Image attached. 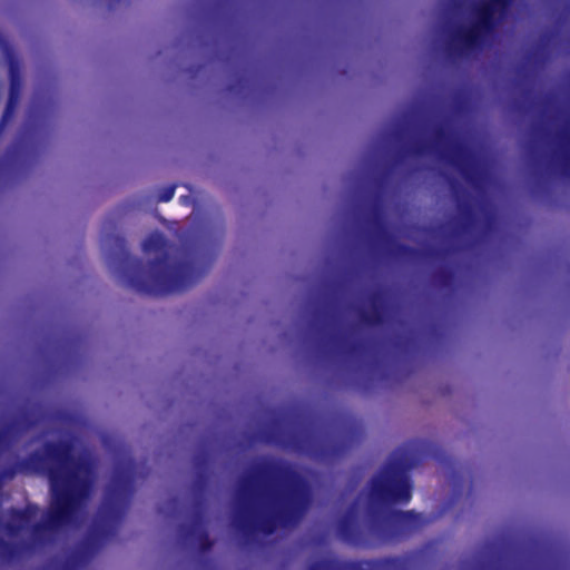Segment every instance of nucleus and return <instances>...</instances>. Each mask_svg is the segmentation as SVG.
I'll list each match as a JSON object with an SVG mask.
<instances>
[{
	"instance_id": "f257e3e1",
	"label": "nucleus",
	"mask_w": 570,
	"mask_h": 570,
	"mask_svg": "<svg viewBox=\"0 0 570 570\" xmlns=\"http://www.w3.org/2000/svg\"><path fill=\"white\" fill-rule=\"evenodd\" d=\"M415 459L404 450L395 451L367 483V507L364 518L353 502L336 522V535L347 546L375 549L402 542L428 523L422 513L413 510H389L406 505L412 499L413 482L410 471Z\"/></svg>"
},
{
	"instance_id": "f03ea898",
	"label": "nucleus",
	"mask_w": 570,
	"mask_h": 570,
	"mask_svg": "<svg viewBox=\"0 0 570 570\" xmlns=\"http://www.w3.org/2000/svg\"><path fill=\"white\" fill-rule=\"evenodd\" d=\"M23 470L46 472L50 485L51 503L43 519L30 527V540L11 543L0 538V559L12 562L22 554L43 550L52 541V532L69 523L90 497L91 480L82 476L88 464L73 455L69 440L48 441L43 453L33 452L21 463Z\"/></svg>"
},
{
	"instance_id": "7ed1b4c3",
	"label": "nucleus",
	"mask_w": 570,
	"mask_h": 570,
	"mask_svg": "<svg viewBox=\"0 0 570 570\" xmlns=\"http://www.w3.org/2000/svg\"><path fill=\"white\" fill-rule=\"evenodd\" d=\"M259 488L265 499L267 512L257 517L255 524L246 509H242L234 520L235 528L245 537L255 529L269 535L278 527L297 525L312 504V491L305 476L289 462L282 459L263 458L249 475L242 480L240 493L246 497L253 485Z\"/></svg>"
},
{
	"instance_id": "20e7f679",
	"label": "nucleus",
	"mask_w": 570,
	"mask_h": 570,
	"mask_svg": "<svg viewBox=\"0 0 570 570\" xmlns=\"http://www.w3.org/2000/svg\"><path fill=\"white\" fill-rule=\"evenodd\" d=\"M102 245L108 249L110 266L126 285L146 295L163 296L183 292L197 283L208 269L207 266L197 268L187 261L171 264L167 239L160 233H153L142 242V250L156 255L147 267L141 259L129 253L122 236L106 235Z\"/></svg>"
},
{
	"instance_id": "39448f33",
	"label": "nucleus",
	"mask_w": 570,
	"mask_h": 570,
	"mask_svg": "<svg viewBox=\"0 0 570 570\" xmlns=\"http://www.w3.org/2000/svg\"><path fill=\"white\" fill-rule=\"evenodd\" d=\"M439 540H430L405 557L343 561L335 557L324 558L309 564L307 570H411L434 563L440 552Z\"/></svg>"
},
{
	"instance_id": "423d86ee",
	"label": "nucleus",
	"mask_w": 570,
	"mask_h": 570,
	"mask_svg": "<svg viewBox=\"0 0 570 570\" xmlns=\"http://www.w3.org/2000/svg\"><path fill=\"white\" fill-rule=\"evenodd\" d=\"M261 438L266 444L292 450L317 461L328 460L338 452L337 445L330 444L326 438L314 431H288L278 422L265 426Z\"/></svg>"
},
{
	"instance_id": "0eeeda50",
	"label": "nucleus",
	"mask_w": 570,
	"mask_h": 570,
	"mask_svg": "<svg viewBox=\"0 0 570 570\" xmlns=\"http://www.w3.org/2000/svg\"><path fill=\"white\" fill-rule=\"evenodd\" d=\"M136 464L132 460L118 463L107 485L99 508L101 517L119 521L125 515L135 491Z\"/></svg>"
},
{
	"instance_id": "6e6552de",
	"label": "nucleus",
	"mask_w": 570,
	"mask_h": 570,
	"mask_svg": "<svg viewBox=\"0 0 570 570\" xmlns=\"http://www.w3.org/2000/svg\"><path fill=\"white\" fill-rule=\"evenodd\" d=\"M450 138V131L444 124H438L433 128V138L431 146L435 149L439 156L455 167L462 177L473 187H478L481 180V173L468 150L462 142H455L448 146L446 141Z\"/></svg>"
},
{
	"instance_id": "1a4fd4ad",
	"label": "nucleus",
	"mask_w": 570,
	"mask_h": 570,
	"mask_svg": "<svg viewBox=\"0 0 570 570\" xmlns=\"http://www.w3.org/2000/svg\"><path fill=\"white\" fill-rule=\"evenodd\" d=\"M6 56L8 60V69H9V97L3 111V115L0 120V130L7 126V124L12 119L16 108L19 104L21 90H22V76L20 63L18 59L14 57L13 52L10 48L6 49Z\"/></svg>"
},
{
	"instance_id": "9d476101",
	"label": "nucleus",
	"mask_w": 570,
	"mask_h": 570,
	"mask_svg": "<svg viewBox=\"0 0 570 570\" xmlns=\"http://www.w3.org/2000/svg\"><path fill=\"white\" fill-rule=\"evenodd\" d=\"M512 0H487L475 7L473 23L481 28L484 35H492L500 20L505 17Z\"/></svg>"
},
{
	"instance_id": "9b49d317",
	"label": "nucleus",
	"mask_w": 570,
	"mask_h": 570,
	"mask_svg": "<svg viewBox=\"0 0 570 570\" xmlns=\"http://www.w3.org/2000/svg\"><path fill=\"white\" fill-rule=\"evenodd\" d=\"M36 425L37 420L29 412H24L20 417L2 426L0 429V454L9 450L24 432Z\"/></svg>"
},
{
	"instance_id": "f8f14e48",
	"label": "nucleus",
	"mask_w": 570,
	"mask_h": 570,
	"mask_svg": "<svg viewBox=\"0 0 570 570\" xmlns=\"http://www.w3.org/2000/svg\"><path fill=\"white\" fill-rule=\"evenodd\" d=\"M179 534L185 542L196 543L199 551L203 553L209 552L213 548V541L205 528L204 514L202 511L195 514L191 524H181L179 527Z\"/></svg>"
},
{
	"instance_id": "ddd939ff",
	"label": "nucleus",
	"mask_w": 570,
	"mask_h": 570,
	"mask_svg": "<svg viewBox=\"0 0 570 570\" xmlns=\"http://www.w3.org/2000/svg\"><path fill=\"white\" fill-rule=\"evenodd\" d=\"M385 291L383 288H377L373 291L368 301L371 303V311L362 308L360 311V320L361 322L368 327H377L384 324L385 322Z\"/></svg>"
},
{
	"instance_id": "4468645a",
	"label": "nucleus",
	"mask_w": 570,
	"mask_h": 570,
	"mask_svg": "<svg viewBox=\"0 0 570 570\" xmlns=\"http://www.w3.org/2000/svg\"><path fill=\"white\" fill-rule=\"evenodd\" d=\"M194 465L198 470L197 475L193 482V491L196 494L203 495L208 485V464L209 458L207 453H199L194 456Z\"/></svg>"
},
{
	"instance_id": "2eb2a0df",
	"label": "nucleus",
	"mask_w": 570,
	"mask_h": 570,
	"mask_svg": "<svg viewBox=\"0 0 570 570\" xmlns=\"http://www.w3.org/2000/svg\"><path fill=\"white\" fill-rule=\"evenodd\" d=\"M562 174L570 176V122L557 132Z\"/></svg>"
},
{
	"instance_id": "dca6fc26",
	"label": "nucleus",
	"mask_w": 570,
	"mask_h": 570,
	"mask_svg": "<svg viewBox=\"0 0 570 570\" xmlns=\"http://www.w3.org/2000/svg\"><path fill=\"white\" fill-rule=\"evenodd\" d=\"M91 542L89 540L81 543V546L72 551L66 560L56 566V570H78L85 564L88 559Z\"/></svg>"
},
{
	"instance_id": "f3484780",
	"label": "nucleus",
	"mask_w": 570,
	"mask_h": 570,
	"mask_svg": "<svg viewBox=\"0 0 570 570\" xmlns=\"http://www.w3.org/2000/svg\"><path fill=\"white\" fill-rule=\"evenodd\" d=\"M487 36L488 35H484L481 28L476 27L475 23H472L471 27L460 30L456 33V39L465 48H474Z\"/></svg>"
},
{
	"instance_id": "a211bd4d",
	"label": "nucleus",
	"mask_w": 570,
	"mask_h": 570,
	"mask_svg": "<svg viewBox=\"0 0 570 570\" xmlns=\"http://www.w3.org/2000/svg\"><path fill=\"white\" fill-rule=\"evenodd\" d=\"M333 315L327 309H316L312 321V327L321 336H327L332 327Z\"/></svg>"
},
{
	"instance_id": "6ab92c4d",
	"label": "nucleus",
	"mask_w": 570,
	"mask_h": 570,
	"mask_svg": "<svg viewBox=\"0 0 570 570\" xmlns=\"http://www.w3.org/2000/svg\"><path fill=\"white\" fill-rule=\"evenodd\" d=\"M371 223L373 226V236L375 239L385 240L391 238L382 210L379 207L374 209Z\"/></svg>"
},
{
	"instance_id": "aec40b11",
	"label": "nucleus",
	"mask_w": 570,
	"mask_h": 570,
	"mask_svg": "<svg viewBox=\"0 0 570 570\" xmlns=\"http://www.w3.org/2000/svg\"><path fill=\"white\" fill-rule=\"evenodd\" d=\"M442 463L449 469V479L455 493H461L464 485V476L461 470H456V462L452 458H444Z\"/></svg>"
},
{
	"instance_id": "412c9836",
	"label": "nucleus",
	"mask_w": 570,
	"mask_h": 570,
	"mask_svg": "<svg viewBox=\"0 0 570 570\" xmlns=\"http://www.w3.org/2000/svg\"><path fill=\"white\" fill-rule=\"evenodd\" d=\"M389 254L394 258L412 261L419 257L420 250L406 244L395 243Z\"/></svg>"
},
{
	"instance_id": "4be33fe9",
	"label": "nucleus",
	"mask_w": 570,
	"mask_h": 570,
	"mask_svg": "<svg viewBox=\"0 0 570 570\" xmlns=\"http://www.w3.org/2000/svg\"><path fill=\"white\" fill-rule=\"evenodd\" d=\"M176 190V185H168L161 188L157 195L159 203H167L173 199Z\"/></svg>"
},
{
	"instance_id": "5701e85b",
	"label": "nucleus",
	"mask_w": 570,
	"mask_h": 570,
	"mask_svg": "<svg viewBox=\"0 0 570 570\" xmlns=\"http://www.w3.org/2000/svg\"><path fill=\"white\" fill-rule=\"evenodd\" d=\"M366 346L363 341H354L348 344L347 352L351 356H358L364 353Z\"/></svg>"
},
{
	"instance_id": "b1692460",
	"label": "nucleus",
	"mask_w": 570,
	"mask_h": 570,
	"mask_svg": "<svg viewBox=\"0 0 570 570\" xmlns=\"http://www.w3.org/2000/svg\"><path fill=\"white\" fill-rule=\"evenodd\" d=\"M428 150V144L425 141H415L411 147V153L415 156H422Z\"/></svg>"
},
{
	"instance_id": "393cba45",
	"label": "nucleus",
	"mask_w": 570,
	"mask_h": 570,
	"mask_svg": "<svg viewBox=\"0 0 570 570\" xmlns=\"http://www.w3.org/2000/svg\"><path fill=\"white\" fill-rule=\"evenodd\" d=\"M462 215L466 222H471L473 218V209L469 204H463L460 206Z\"/></svg>"
},
{
	"instance_id": "a878e982",
	"label": "nucleus",
	"mask_w": 570,
	"mask_h": 570,
	"mask_svg": "<svg viewBox=\"0 0 570 570\" xmlns=\"http://www.w3.org/2000/svg\"><path fill=\"white\" fill-rule=\"evenodd\" d=\"M442 276H443L444 278H450V277H451V275H450V274H444V275H442Z\"/></svg>"
}]
</instances>
